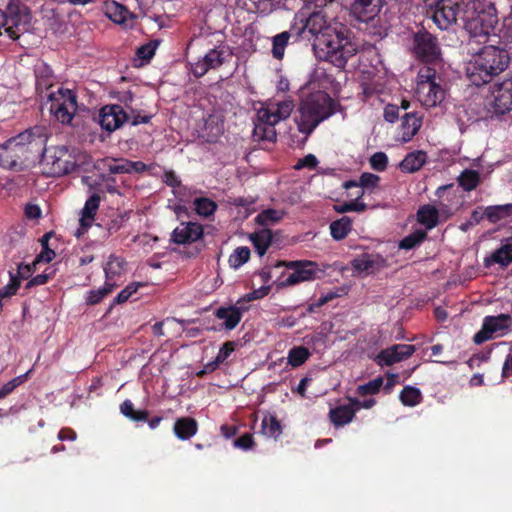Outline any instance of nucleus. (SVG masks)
I'll use <instances>...</instances> for the list:
<instances>
[{"instance_id": "1", "label": "nucleus", "mask_w": 512, "mask_h": 512, "mask_svg": "<svg viewBox=\"0 0 512 512\" xmlns=\"http://www.w3.org/2000/svg\"><path fill=\"white\" fill-rule=\"evenodd\" d=\"M306 32L315 36L313 49L317 57L337 68H344L358 51L356 44L348 37L346 27L328 24L322 12L312 13L297 29L295 36L299 37Z\"/></svg>"}, {"instance_id": "2", "label": "nucleus", "mask_w": 512, "mask_h": 512, "mask_svg": "<svg viewBox=\"0 0 512 512\" xmlns=\"http://www.w3.org/2000/svg\"><path fill=\"white\" fill-rule=\"evenodd\" d=\"M47 139L45 126H34L9 138L0 145V166L22 169L26 162L40 158L46 151Z\"/></svg>"}, {"instance_id": "3", "label": "nucleus", "mask_w": 512, "mask_h": 512, "mask_svg": "<svg viewBox=\"0 0 512 512\" xmlns=\"http://www.w3.org/2000/svg\"><path fill=\"white\" fill-rule=\"evenodd\" d=\"M509 63L510 55L506 49L485 46L472 56L467 64L466 74L472 84L481 86L506 70Z\"/></svg>"}, {"instance_id": "4", "label": "nucleus", "mask_w": 512, "mask_h": 512, "mask_svg": "<svg viewBox=\"0 0 512 512\" xmlns=\"http://www.w3.org/2000/svg\"><path fill=\"white\" fill-rule=\"evenodd\" d=\"M299 113L300 116L296 119L298 130L309 135L334 113V101L324 91L314 92L301 102Z\"/></svg>"}, {"instance_id": "5", "label": "nucleus", "mask_w": 512, "mask_h": 512, "mask_svg": "<svg viewBox=\"0 0 512 512\" xmlns=\"http://www.w3.org/2000/svg\"><path fill=\"white\" fill-rule=\"evenodd\" d=\"M293 109L294 103L292 100H284L260 108L257 112V122L253 130L254 140L275 142L277 139L275 125L289 118Z\"/></svg>"}, {"instance_id": "6", "label": "nucleus", "mask_w": 512, "mask_h": 512, "mask_svg": "<svg viewBox=\"0 0 512 512\" xmlns=\"http://www.w3.org/2000/svg\"><path fill=\"white\" fill-rule=\"evenodd\" d=\"M284 266L292 270L286 279L281 281L279 287H288L299 284L301 282L312 281L319 277L322 271L319 269L318 264L309 260L298 261H279L276 267Z\"/></svg>"}, {"instance_id": "7", "label": "nucleus", "mask_w": 512, "mask_h": 512, "mask_svg": "<svg viewBox=\"0 0 512 512\" xmlns=\"http://www.w3.org/2000/svg\"><path fill=\"white\" fill-rule=\"evenodd\" d=\"M386 0H354L350 6L351 15L361 22L371 24L374 27L379 26L376 32L380 36L386 34L387 27L382 24L379 16Z\"/></svg>"}, {"instance_id": "8", "label": "nucleus", "mask_w": 512, "mask_h": 512, "mask_svg": "<svg viewBox=\"0 0 512 512\" xmlns=\"http://www.w3.org/2000/svg\"><path fill=\"white\" fill-rule=\"evenodd\" d=\"M411 50L416 58L426 63L435 62L441 56L437 38L426 30L413 34Z\"/></svg>"}, {"instance_id": "9", "label": "nucleus", "mask_w": 512, "mask_h": 512, "mask_svg": "<svg viewBox=\"0 0 512 512\" xmlns=\"http://www.w3.org/2000/svg\"><path fill=\"white\" fill-rule=\"evenodd\" d=\"M77 111V98L71 90L59 89L51 97L50 112L57 121L69 124Z\"/></svg>"}, {"instance_id": "10", "label": "nucleus", "mask_w": 512, "mask_h": 512, "mask_svg": "<svg viewBox=\"0 0 512 512\" xmlns=\"http://www.w3.org/2000/svg\"><path fill=\"white\" fill-rule=\"evenodd\" d=\"M420 77L416 90L418 99L426 107H435L445 98V91L436 82L435 72L430 69L426 70V74L421 72Z\"/></svg>"}, {"instance_id": "11", "label": "nucleus", "mask_w": 512, "mask_h": 512, "mask_svg": "<svg viewBox=\"0 0 512 512\" xmlns=\"http://www.w3.org/2000/svg\"><path fill=\"white\" fill-rule=\"evenodd\" d=\"M491 112L504 115L512 111V77L496 82L490 87Z\"/></svg>"}, {"instance_id": "12", "label": "nucleus", "mask_w": 512, "mask_h": 512, "mask_svg": "<svg viewBox=\"0 0 512 512\" xmlns=\"http://www.w3.org/2000/svg\"><path fill=\"white\" fill-rule=\"evenodd\" d=\"M426 4L434 8L432 19L440 29H447L456 23L461 0H425Z\"/></svg>"}, {"instance_id": "13", "label": "nucleus", "mask_w": 512, "mask_h": 512, "mask_svg": "<svg viewBox=\"0 0 512 512\" xmlns=\"http://www.w3.org/2000/svg\"><path fill=\"white\" fill-rule=\"evenodd\" d=\"M40 157L42 164L48 168L47 172L52 176H62L76 168V163L65 147L57 148L52 155H45L44 151Z\"/></svg>"}, {"instance_id": "14", "label": "nucleus", "mask_w": 512, "mask_h": 512, "mask_svg": "<svg viewBox=\"0 0 512 512\" xmlns=\"http://www.w3.org/2000/svg\"><path fill=\"white\" fill-rule=\"evenodd\" d=\"M512 324V318L508 314L487 316L483 320L482 328L474 336V342L481 344L498 334H502Z\"/></svg>"}, {"instance_id": "15", "label": "nucleus", "mask_w": 512, "mask_h": 512, "mask_svg": "<svg viewBox=\"0 0 512 512\" xmlns=\"http://www.w3.org/2000/svg\"><path fill=\"white\" fill-rule=\"evenodd\" d=\"M129 119L130 115L119 104L105 105L99 112V124L109 133L119 129Z\"/></svg>"}, {"instance_id": "16", "label": "nucleus", "mask_w": 512, "mask_h": 512, "mask_svg": "<svg viewBox=\"0 0 512 512\" xmlns=\"http://www.w3.org/2000/svg\"><path fill=\"white\" fill-rule=\"evenodd\" d=\"M227 56L228 53L224 48L217 47L211 49L201 60H198L192 65V72L196 77H202L210 69L220 67Z\"/></svg>"}, {"instance_id": "17", "label": "nucleus", "mask_w": 512, "mask_h": 512, "mask_svg": "<svg viewBox=\"0 0 512 512\" xmlns=\"http://www.w3.org/2000/svg\"><path fill=\"white\" fill-rule=\"evenodd\" d=\"M354 271L373 274L387 266L386 260L379 254L364 253L351 261Z\"/></svg>"}, {"instance_id": "18", "label": "nucleus", "mask_w": 512, "mask_h": 512, "mask_svg": "<svg viewBox=\"0 0 512 512\" xmlns=\"http://www.w3.org/2000/svg\"><path fill=\"white\" fill-rule=\"evenodd\" d=\"M203 235V228L195 222H182L172 233V241L176 244H189L197 241Z\"/></svg>"}, {"instance_id": "19", "label": "nucleus", "mask_w": 512, "mask_h": 512, "mask_svg": "<svg viewBox=\"0 0 512 512\" xmlns=\"http://www.w3.org/2000/svg\"><path fill=\"white\" fill-rule=\"evenodd\" d=\"M497 23L496 9L493 4L488 5L487 11H481L470 22L475 35L488 36L494 25Z\"/></svg>"}, {"instance_id": "20", "label": "nucleus", "mask_w": 512, "mask_h": 512, "mask_svg": "<svg viewBox=\"0 0 512 512\" xmlns=\"http://www.w3.org/2000/svg\"><path fill=\"white\" fill-rule=\"evenodd\" d=\"M173 432L179 440H189L197 434L198 422L189 416L177 418L173 426Z\"/></svg>"}, {"instance_id": "21", "label": "nucleus", "mask_w": 512, "mask_h": 512, "mask_svg": "<svg viewBox=\"0 0 512 512\" xmlns=\"http://www.w3.org/2000/svg\"><path fill=\"white\" fill-rule=\"evenodd\" d=\"M357 413V408H353L351 402L347 405H340L330 409L329 419L334 427H343L349 424Z\"/></svg>"}, {"instance_id": "22", "label": "nucleus", "mask_w": 512, "mask_h": 512, "mask_svg": "<svg viewBox=\"0 0 512 512\" xmlns=\"http://www.w3.org/2000/svg\"><path fill=\"white\" fill-rule=\"evenodd\" d=\"M401 130H402V142H409L419 131L422 119L415 113H405L402 116Z\"/></svg>"}, {"instance_id": "23", "label": "nucleus", "mask_w": 512, "mask_h": 512, "mask_svg": "<svg viewBox=\"0 0 512 512\" xmlns=\"http://www.w3.org/2000/svg\"><path fill=\"white\" fill-rule=\"evenodd\" d=\"M494 263L502 266H508L512 263V239L507 240L499 249L484 259L486 267H490Z\"/></svg>"}, {"instance_id": "24", "label": "nucleus", "mask_w": 512, "mask_h": 512, "mask_svg": "<svg viewBox=\"0 0 512 512\" xmlns=\"http://www.w3.org/2000/svg\"><path fill=\"white\" fill-rule=\"evenodd\" d=\"M261 433L277 441L283 433V425L274 414L265 415L261 422Z\"/></svg>"}, {"instance_id": "25", "label": "nucleus", "mask_w": 512, "mask_h": 512, "mask_svg": "<svg viewBox=\"0 0 512 512\" xmlns=\"http://www.w3.org/2000/svg\"><path fill=\"white\" fill-rule=\"evenodd\" d=\"M242 311L236 306L221 307L216 311V317L223 320L226 329L235 328L241 320Z\"/></svg>"}, {"instance_id": "26", "label": "nucleus", "mask_w": 512, "mask_h": 512, "mask_svg": "<svg viewBox=\"0 0 512 512\" xmlns=\"http://www.w3.org/2000/svg\"><path fill=\"white\" fill-rule=\"evenodd\" d=\"M427 155L423 151H414L406 155L401 161L400 168L407 173H413L421 169L426 163Z\"/></svg>"}, {"instance_id": "27", "label": "nucleus", "mask_w": 512, "mask_h": 512, "mask_svg": "<svg viewBox=\"0 0 512 512\" xmlns=\"http://www.w3.org/2000/svg\"><path fill=\"white\" fill-rule=\"evenodd\" d=\"M272 238V231L268 228H262L250 235V240L260 256H263L266 253L268 247L272 243Z\"/></svg>"}, {"instance_id": "28", "label": "nucleus", "mask_w": 512, "mask_h": 512, "mask_svg": "<svg viewBox=\"0 0 512 512\" xmlns=\"http://www.w3.org/2000/svg\"><path fill=\"white\" fill-rule=\"evenodd\" d=\"M100 200L101 199L98 194H93L86 201L80 218V225L82 228L87 229L90 226L99 208Z\"/></svg>"}, {"instance_id": "29", "label": "nucleus", "mask_w": 512, "mask_h": 512, "mask_svg": "<svg viewBox=\"0 0 512 512\" xmlns=\"http://www.w3.org/2000/svg\"><path fill=\"white\" fill-rule=\"evenodd\" d=\"M438 217V209L432 205H423L417 212V219L419 223L424 225L427 229H432L437 226Z\"/></svg>"}, {"instance_id": "30", "label": "nucleus", "mask_w": 512, "mask_h": 512, "mask_svg": "<svg viewBox=\"0 0 512 512\" xmlns=\"http://www.w3.org/2000/svg\"><path fill=\"white\" fill-rule=\"evenodd\" d=\"M0 27H4L5 32L12 39H18L21 34L27 31L26 24H20L15 18L7 19L5 14L0 10Z\"/></svg>"}, {"instance_id": "31", "label": "nucleus", "mask_w": 512, "mask_h": 512, "mask_svg": "<svg viewBox=\"0 0 512 512\" xmlns=\"http://www.w3.org/2000/svg\"><path fill=\"white\" fill-rule=\"evenodd\" d=\"M125 261L115 255H110L104 267L106 282H115L114 279L124 272Z\"/></svg>"}, {"instance_id": "32", "label": "nucleus", "mask_w": 512, "mask_h": 512, "mask_svg": "<svg viewBox=\"0 0 512 512\" xmlns=\"http://www.w3.org/2000/svg\"><path fill=\"white\" fill-rule=\"evenodd\" d=\"M297 31L296 28H291L290 31H284L280 34H277L273 37V47H272V55L274 58L280 60L284 56L285 47L288 44V41L292 34L295 35Z\"/></svg>"}, {"instance_id": "33", "label": "nucleus", "mask_w": 512, "mask_h": 512, "mask_svg": "<svg viewBox=\"0 0 512 512\" xmlns=\"http://www.w3.org/2000/svg\"><path fill=\"white\" fill-rule=\"evenodd\" d=\"M457 181L464 191H472L480 183V173L476 170L465 169L458 176Z\"/></svg>"}, {"instance_id": "34", "label": "nucleus", "mask_w": 512, "mask_h": 512, "mask_svg": "<svg viewBox=\"0 0 512 512\" xmlns=\"http://www.w3.org/2000/svg\"><path fill=\"white\" fill-rule=\"evenodd\" d=\"M106 16L113 22L121 24L125 22L127 9L114 0L107 1L104 5Z\"/></svg>"}, {"instance_id": "35", "label": "nucleus", "mask_w": 512, "mask_h": 512, "mask_svg": "<svg viewBox=\"0 0 512 512\" xmlns=\"http://www.w3.org/2000/svg\"><path fill=\"white\" fill-rule=\"evenodd\" d=\"M120 412L128 419L134 422H145L148 419L149 412L147 410H136L131 400L126 399L120 405Z\"/></svg>"}, {"instance_id": "36", "label": "nucleus", "mask_w": 512, "mask_h": 512, "mask_svg": "<svg viewBox=\"0 0 512 512\" xmlns=\"http://www.w3.org/2000/svg\"><path fill=\"white\" fill-rule=\"evenodd\" d=\"M184 320H177L176 318H166L161 322H157L153 325V333L159 336L169 335L174 331H177L179 326L184 324Z\"/></svg>"}, {"instance_id": "37", "label": "nucleus", "mask_w": 512, "mask_h": 512, "mask_svg": "<svg viewBox=\"0 0 512 512\" xmlns=\"http://www.w3.org/2000/svg\"><path fill=\"white\" fill-rule=\"evenodd\" d=\"M351 228V220L346 216L330 224L331 235L337 241L344 239L351 231Z\"/></svg>"}, {"instance_id": "38", "label": "nucleus", "mask_w": 512, "mask_h": 512, "mask_svg": "<svg viewBox=\"0 0 512 512\" xmlns=\"http://www.w3.org/2000/svg\"><path fill=\"white\" fill-rule=\"evenodd\" d=\"M484 214L490 222L495 223L512 215V204L488 206Z\"/></svg>"}, {"instance_id": "39", "label": "nucleus", "mask_w": 512, "mask_h": 512, "mask_svg": "<svg viewBox=\"0 0 512 512\" xmlns=\"http://www.w3.org/2000/svg\"><path fill=\"white\" fill-rule=\"evenodd\" d=\"M404 406L414 407L422 401L421 391L413 386H405L399 395Z\"/></svg>"}, {"instance_id": "40", "label": "nucleus", "mask_w": 512, "mask_h": 512, "mask_svg": "<svg viewBox=\"0 0 512 512\" xmlns=\"http://www.w3.org/2000/svg\"><path fill=\"white\" fill-rule=\"evenodd\" d=\"M116 286V282H106L102 288L91 290L87 293L86 303L88 305H96L102 301L104 297L110 294L114 287Z\"/></svg>"}, {"instance_id": "41", "label": "nucleus", "mask_w": 512, "mask_h": 512, "mask_svg": "<svg viewBox=\"0 0 512 512\" xmlns=\"http://www.w3.org/2000/svg\"><path fill=\"white\" fill-rule=\"evenodd\" d=\"M31 372H32V369H29L24 374H21L15 378L11 379L10 381H8L6 384H4L0 388V400L4 399L8 395H10L18 386L25 383L28 380Z\"/></svg>"}, {"instance_id": "42", "label": "nucleus", "mask_w": 512, "mask_h": 512, "mask_svg": "<svg viewBox=\"0 0 512 512\" xmlns=\"http://www.w3.org/2000/svg\"><path fill=\"white\" fill-rule=\"evenodd\" d=\"M250 258V249L246 246L237 247L229 257V265L232 268H239Z\"/></svg>"}, {"instance_id": "43", "label": "nucleus", "mask_w": 512, "mask_h": 512, "mask_svg": "<svg viewBox=\"0 0 512 512\" xmlns=\"http://www.w3.org/2000/svg\"><path fill=\"white\" fill-rule=\"evenodd\" d=\"M383 383L384 378L382 376H378L363 385H359L356 390L357 394L360 396L377 394L382 388Z\"/></svg>"}, {"instance_id": "44", "label": "nucleus", "mask_w": 512, "mask_h": 512, "mask_svg": "<svg viewBox=\"0 0 512 512\" xmlns=\"http://www.w3.org/2000/svg\"><path fill=\"white\" fill-rule=\"evenodd\" d=\"M283 213L275 209H267L259 213L256 222L266 228L267 226L277 223L282 219Z\"/></svg>"}, {"instance_id": "45", "label": "nucleus", "mask_w": 512, "mask_h": 512, "mask_svg": "<svg viewBox=\"0 0 512 512\" xmlns=\"http://www.w3.org/2000/svg\"><path fill=\"white\" fill-rule=\"evenodd\" d=\"M427 237V232L424 230H416L403 238L399 243V248L410 250L420 244Z\"/></svg>"}, {"instance_id": "46", "label": "nucleus", "mask_w": 512, "mask_h": 512, "mask_svg": "<svg viewBox=\"0 0 512 512\" xmlns=\"http://www.w3.org/2000/svg\"><path fill=\"white\" fill-rule=\"evenodd\" d=\"M194 206L196 212L205 217L212 215L217 208L214 201L204 197L196 198L194 200Z\"/></svg>"}, {"instance_id": "47", "label": "nucleus", "mask_w": 512, "mask_h": 512, "mask_svg": "<svg viewBox=\"0 0 512 512\" xmlns=\"http://www.w3.org/2000/svg\"><path fill=\"white\" fill-rule=\"evenodd\" d=\"M373 360L380 366H390L408 359L412 354H374Z\"/></svg>"}, {"instance_id": "48", "label": "nucleus", "mask_w": 512, "mask_h": 512, "mask_svg": "<svg viewBox=\"0 0 512 512\" xmlns=\"http://www.w3.org/2000/svg\"><path fill=\"white\" fill-rule=\"evenodd\" d=\"M364 195V190H359L354 200L340 205L337 209L338 212L344 213L349 211L363 212L367 209V205L364 202H360L359 199Z\"/></svg>"}, {"instance_id": "49", "label": "nucleus", "mask_w": 512, "mask_h": 512, "mask_svg": "<svg viewBox=\"0 0 512 512\" xmlns=\"http://www.w3.org/2000/svg\"><path fill=\"white\" fill-rule=\"evenodd\" d=\"M230 354H217L216 358L213 361H209L204 365L202 370L196 372V376L199 378H203L206 374L211 373L218 369L221 364H223Z\"/></svg>"}, {"instance_id": "50", "label": "nucleus", "mask_w": 512, "mask_h": 512, "mask_svg": "<svg viewBox=\"0 0 512 512\" xmlns=\"http://www.w3.org/2000/svg\"><path fill=\"white\" fill-rule=\"evenodd\" d=\"M158 45H159V41L153 40L147 44L140 46L137 49V56L142 60H150L154 56L155 50Z\"/></svg>"}, {"instance_id": "51", "label": "nucleus", "mask_w": 512, "mask_h": 512, "mask_svg": "<svg viewBox=\"0 0 512 512\" xmlns=\"http://www.w3.org/2000/svg\"><path fill=\"white\" fill-rule=\"evenodd\" d=\"M388 158L384 152H376L370 158V165L376 171H384L387 168Z\"/></svg>"}, {"instance_id": "52", "label": "nucleus", "mask_w": 512, "mask_h": 512, "mask_svg": "<svg viewBox=\"0 0 512 512\" xmlns=\"http://www.w3.org/2000/svg\"><path fill=\"white\" fill-rule=\"evenodd\" d=\"M20 286V280L10 272V283L0 289V297L6 298L13 296Z\"/></svg>"}, {"instance_id": "53", "label": "nucleus", "mask_w": 512, "mask_h": 512, "mask_svg": "<svg viewBox=\"0 0 512 512\" xmlns=\"http://www.w3.org/2000/svg\"><path fill=\"white\" fill-rule=\"evenodd\" d=\"M111 174H129L128 159H114L108 164Z\"/></svg>"}, {"instance_id": "54", "label": "nucleus", "mask_w": 512, "mask_h": 512, "mask_svg": "<svg viewBox=\"0 0 512 512\" xmlns=\"http://www.w3.org/2000/svg\"><path fill=\"white\" fill-rule=\"evenodd\" d=\"M144 286L143 283H131L126 286L115 298V302L118 304L126 302L134 293L137 292L138 288Z\"/></svg>"}, {"instance_id": "55", "label": "nucleus", "mask_w": 512, "mask_h": 512, "mask_svg": "<svg viewBox=\"0 0 512 512\" xmlns=\"http://www.w3.org/2000/svg\"><path fill=\"white\" fill-rule=\"evenodd\" d=\"M234 446L242 450H249L255 446L254 437L251 433H245L234 440Z\"/></svg>"}, {"instance_id": "56", "label": "nucleus", "mask_w": 512, "mask_h": 512, "mask_svg": "<svg viewBox=\"0 0 512 512\" xmlns=\"http://www.w3.org/2000/svg\"><path fill=\"white\" fill-rule=\"evenodd\" d=\"M380 177L373 173L365 172L360 176L359 185L361 187L370 188L376 187Z\"/></svg>"}, {"instance_id": "57", "label": "nucleus", "mask_w": 512, "mask_h": 512, "mask_svg": "<svg viewBox=\"0 0 512 512\" xmlns=\"http://www.w3.org/2000/svg\"><path fill=\"white\" fill-rule=\"evenodd\" d=\"M318 160L313 154H308L304 158L300 159L297 164L294 166L296 170L302 168L313 169L317 166Z\"/></svg>"}, {"instance_id": "58", "label": "nucleus", "mask_w": 512, "mask_h": 512, "mask_svg": "<svg viewBox=\"0 0 512 512\" xmlns=\"http://www.w3.org/2000/svg\"><path fill=\"white\" fill-rule=\"evenodd\" d=\"M205 129L210 130L211 137H217L222 132V125L215 121V117L209 115L205 120Z\"/></svg>"}, {"instance_id": "59", "label": "nucleus", "mask_w": 512, "mask_h": 512, "mask_svg": "<svg viewBox=\"0 0 512 512\" xmlns=\"http://www.w3.org/2000/svg\"><path fill=\"white\" fill-rule=\"evenodd\" d=\"M399 117V107L388 104L384 109V119L387 122L394 123Z\"/></svg>"}, {"instance_id": "60", "label": "nucleus", "mask_w": 512, "mask_h": 512, "mask_svg": "<svg viewBox=\"0 0 512 512\" xmlns=\"http://www.w3.org/2000/svg\"><path fill=\"white\" fill-rule=\"evenodd\" d=\"M311 354H288V361L286 365L292 367H299L304 364Z\"/></svg>"}, {"instance_id": "61", "label": "nucleus", "mask_w": 512, "mask_h": 512, "mask_svg": "<svg viewBox=\"0 0 512 512\" xmlns=\"http://www.w3.org/2000/svg\"><path fill=\"white\" fill-rule=\"evenodd\" d=\"M123 223H124V216H122L120 214L116 215L107 224L108 235H111V234L117 232L122 227Z\"/></svg>"}, {"instance_id": "62", "label": "nucleus", "mask_w": 512, "mask_h": 512, "mask_svg": "<svg viewBox=\"0 0 512 512\" xmlns=\"http://www.w3.org/2000/svg\"><path fill=\"white\" fill-rule=\"evenodd\" d=\"M255 9L260 13L271 11L274 0H250Z\"/></svg>"}, {"instance_id": "63", "label": "nucleus", "mask_w": 512, "mask_h": 512, "mask_svg": "<svg viewBox=\"0 0 512 512\" xmlns=\"http://www.w3.org/2000/svg\"><path fill=\"white\" fill-rule=\"evenodd\" d=\"M353 408H357V412L361 409H370L376 404V400L374 398H369L365 400H359V399H351L350 400Z\"/></svg>"}, {"instance_id": "64", "label": "nucleus", "mask_w": 512, "mask_h": 512, "mask_svg": "<svg viewBox=\"0 0 512 512\" xmlns=\"http://www.w3.org/2000/svg\"><path fill=\"white\" fill-rule=\"evenodd\" d=\"M269 291H270V287L262 286L259 289L254 290L251 293H248L245 296V299L247 301H252V300L260 299V298H263L264 296H266L269 293Z\"/></svg>"}]
</instances>
